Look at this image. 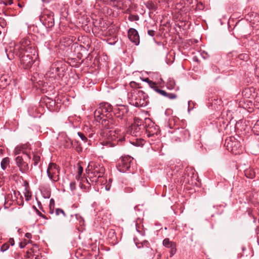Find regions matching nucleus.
Here are the masks:
<instances>
[{
	"label": "nucleus",
	"instance_id": "obj_1",
	"mask_svg": "<svg viewBox=\"0 0 259 259\" xmlns=\"http://www.w3.org/2000/svg\"><path fill=\"white\" fill-rule=\"evenodd\" d=\"M5 52L8 58L13 60L15 56L29 55L37 58L38 54L35 44L27 38L22 39L19 45H16L13 48L6 49Z\"/></svg>",
	"mask_w": 259,
	"mask_h": 259
},
{
	"label": "nucleus",
	"instance_id": "obj_2",
	"mask_svg": "<svg viewBox=\"0 0 259 259\" xmlns=\"http://www.w3.org/2000/svg\"><path fill=\"white\" fill-rule=\"evenodd\" d=\"M166 126L169 128L168 132L172 135L171 139L176 142L185 141L190 137L189 131L176 125L174 119H170Z\"/></svg>",
	"mask_w": 259,
	"mask_h": 259
},
{
	"label": "nucleus",
	"instance_id": "obj_3",
	"mask_svg": "<svg viewBox=\"0 0 259 259\" xmlns=\"http://www.w3.org/2000/svg\"><path fill=\"white\" fill-rule=\"evenodd\" d=\"M118 170L122 172L128 171L135 174L137 170V165L134 159L130 156L121 157L117 164Z\"/></svg>",
	"mask_w": 259,
	"mask_h": 259
},
{
	"label": "nucleus",
	"instance_id": "obj_4",
	"mask_svg": "<svg viewBox=\"0 0 259 259\" xmlns=\"http://www.w3.org/2000/svg\"><path fill=\"white\" fill-rule=\"evenodd\" d=\"M101 136L104 139L101 144L108 147H113L125 140L124 137H118L116 130H111L109 132H102Z\"/></svg>",
	"mask_w": 259,
	"mask_h": 259
},
{
	"label": "nucleus",
	"instance_id": "obj_5",
	"mask_svg": "<svg viewBox=\"0 0 259 259\" xmlns=\"http://www.w3.org/2000/svg\"><path fill=\"white\" fill-rule=\"evenodd\" d=\"M105 172V168L103 166L95 165L93 171L90 174L89 173V180L83 178V182H86L88 186L91 187V185H96L99 182L102 183L100 179L103 177Z\"/></svg>",
	"mask_w": 259,
	"mask_h": 259
},
{
	"label": "nucleus",
	"instance_id": "obj_6",
	"mask_svg": "<svg viewBox=\"0 0 259 259\" xmlns=\"http://www.w3.org/2000/svg\"><path fill=\"white\" fill-rule=\"evenodd\" d=\"M148 95L142 91H135L132 93L131 101L137 107H145L148 104Z\"/></svg>",
	"mask_w": 259,
	"mask_h": 259
},
{
	"label": "nucleus",
	"instance_id": "obj_7",
	"mask_svg": "<svg viewBox=\"0 0 259 259\" xmlns=\"http://www.w3.org/2000/svg\"><path fill=\"white\" fill-rule=\"evenodd\" d=\"M145 124L142 120L139 119L128 126L126 133L134 137H140L145 132Z\"/></svg>",
	"mask_w": 259,
	"mask_h": 259
},
{
	"label": "nucleus",
	"instance_id": "obj_8",
	"mask_svg": "<svg viewBox=\"0 0 259 259\" xmlns=\"http://www.w3.org/2000/svg\"><path fill=\"white\" fill-rule=\"evenodd\" d=\"M68 70V68L65 64H61L60 66L56 64L53 65L51 66L49 74H54L55 78L63 80L64 78L66 76V72ZM54 77V76H53Z\"/></svg>",
	"mask_w": 259,
	"mask_h": 259
},
{
	"label": "nucleus",
	"instance_id": "obj_9",
	"mask_svg": "<svg viewBox=\"0 0 259 259\" xmlns=\"http://www.w3.org/2000/svg\"><path fill=\"white\" fill-rule=\"evenodd\" d=\"M60 167L56 163H50L47 170V174L49 178L53 182H58L59 179Z\"/></svg>",
	"mask_w": 259,
	"mask_h": 259
},
{
	"label": "nucleus",
	"instance_id": "obj_10",
	"mask_svg": "<svg viewBox=\"0 0 259 259\" xmlns=\"http://www.w3.org/2000/svg\"><path fill=\"white\" fill-rule=\"evenodd\" d=\"M20 61V67L24 69H30L35 62L37 58H34L33 57L29 55L16 56Z\"/></svg>",
	"mask_w": 259,
	"mask_h": 259
},
{
	"label": "nucleus",
	"instance_id": "obj_11",
	"mask_svg": "<svg viewBox=\"0 0 259 259\" xmlns=\"http://www.w3.org/2000/svg\"><path fill=\"white\" fill-rule=\"evenodd\" d=\"M54 13L51 11L44 12L40 17V21L46 28H51L55 24Z\"/></svg>",
	"mask_w": 259,
	"mask_h": 259
},
{
	"label": "nucleus",
	"instance_id": "obj_12",
	"mask_svg": "<svg viewBox=\"0 0 259 259\" xmlns=\"http://www.w3.org/2000/svg\"><path fill=\"white\" fill-rule=\"evenodd\" d=\"M227 149L235 155L239 154L242 152V148L240 143L238 140L234 139H231L225 143Z\"/></svg>",
	"mask_w": 259,
	"mask_h": 259
},
{
	"label": "nucleus",
	"instance_id": "obj_13",
	"mask_svg": "<svg viewBox=\"0 0 259 259\" xmlns=\"http://www.w3.org/2000/svg\"><path fill=\"white\" fill-rule=\"evenodd\" d=\"M128 111L127 106L120 105L114 107L112 116L114 115L117 118L125 121L126 119L125 116Z\"/></svg>",
	"mask_w": 259,
	"mask_h": 259
},
{
	"label": "nucleus",
	"instance_id": "obj_14",
	"mask_svg": "<svg viewBox=\"0 0 259 259\" xmlns=\"http://www.w3.org/2000/svg\"><path fill=\"white\" fill-rule=\"evenodd\" d=\"M145 126V132L149 137H152L155 135H157L159 133V126L155 124V123L150 119H146Z\"/></svg>",
	"mask_w": 259,
	"mask_h": 259
},
{
	"label": "nucleus",
	"instance_id": "obj_15",
	"mask_svg": "<svg viewBox=\"0 0 259 259\" xmlns=\"http://www.w3.org/2000/svg\"><path fill=\"white\" fill-rule=\"evenodd\" d=\"M101 124L104 129L101 130L100 134L103 131L109 132L110 131L112 130L111 129L116 125L117 123L113 117L111 116L110 117H106V118H103L101 120Z\"/></svg>",
	"mask_w": 259,
	"mask_h": 259
},
{
	"label": "nucleus",
	"instance_id": "obj_16",
	"mask_svg": "<svg viewBox=\"0 0 259 259\" xmlns=\"http://www.w3.org/2000/svg\"><path fill=\"white\" fill-rule=\"evenodd\" d=\"M99 107L102 110L103 115L106 117L112 116L114 107L109 103L107 102L101 103Z\"/></svg>",
	"mask_w": 259,
	"mask_h": 259
},
{
	"label": "nucleus",
	"instance_id": "obj_17",
	"mask_svg": "<svg viewBox=\"0 0 259 259\" xmlns=\"http://www.w3.org/2000/svg\"><path fill=\"white\" fill-rule=\"evenodd\" d=\"M129 39L135 45L138 46L140 43V36L138 31L133 28L128 29L127 32Z\"/></svg>",
	"mask_w": 259,
	"mask_h": 259
},
{
	"label": "nucleus",
	"instance_id": "obj_18",
	"mask_svg": "<svg viewBox=\"0 0 259 259\" xmlns=\"http://www.w3.org/2000/svg\"><path fill=\"white\" fill-rule=\"evenodd\" d=\"M17 165L19 167L20 171L22 173H25L29 169L28 164L25 162L22 156H18L15 158Z\"/></svg>",
	"mask_w": 259,
	"mask_h": 259
},
{
	"label": "nucleus",
	"instance_id": "obj_19",
	"mask_svg": "<svg viewBox=\"0 0 259 259\" xmlns=\"http://www.w3.org/2000/svg\"><path fill=\"white\" fill-rule=\"evenodd\" d=\"M11 82V79L7 75H4L0 78V88L5 89L9 85Z\"/></svg>",
	"mask_w": 259,
	"mask_h": 259
},
{
	"label": "nucleus",
	"instance_id": "obj_20",
	"mask_svg": "<svg viewBox=\"0 0 259 259\" xmlns=\"http://www.w3.org/2000/svg\"><path fill=\"white\" fill-rule=\"evenodd\" d=\"M244 172L245 177L248 179H252L255 177V172L254 169L250 167L245 169Z\"/></svg>",
	"mask_w": 259,
	"mask_h": 259
},
{
	"label": "nucleus",
	"instance_id": "obj_21",
	"mask_svg": "<svg viewBox=\"0 0 259 259\" xmlns=\"http://www.w3.org/2000/svg\"><path fill=\"white\" fill-rule=\"evenodd\" d=\"M62 144L66 149H70L72 147V140L67 137L64 138Z\"/></svg>",
	"mask_w": 259,
	"mask_h": 259
},
{
	"label": "nucleus",
	"instance_id": "obj_22",
	"mask_svg": "<svg viewBox=\"0 0 259 259\" xmlns=\"http://www.w3.org/2000/svg\"><path fill=\"white\" fill-rule=\"evenodd\" d=\"M94 116L96 120L99 122H100L103 119L104 115L99 107L95 111Z\"/></svg>",
	"mask_w": 259,
	"mask_h": 259
},
{
	"label": "nucleus",
	"instance_id": "obj_23",
	"mask_svg": "<svg viewBox=\"0 0 259 259\" xmlns=\"http://www.w3.org/2000/svg\"><path fill=\"white\" fill-rule=\"evenodd\" d=\"M135 243L137 247L139 248L145 247L149 248L151 251L153 250L152 248L150 247V243L147 240H144L141 242L139 243L136 242Z\"/></svg>",
	"mask_w": 259,
	"mask_h": 259
},
{
	"label": "nucleus",
	"instance_id": "obj_24",
	"mask_svg": "<svg viewBox=\"0 0 259 259\" xmlns=\"http://www.w3.org/2000/svg\"><path fill=\"white\" fill-rule=\"evenodd\" d=\"M47 107L50 110H53V108L55 107L56 102L55 100L48 98L47 100L45 101Z\"/></svg>",
	"mask_w": 259,
	"mask_h": 259
},
{
	"label": "nucleus",
	"instance_id": "obj_25",
	"mask_svg": "<svg viewBox=\"0 0 259 259\" xmlns=\"http://www.w3.org/2000/svg\"><path fill=\"white\" fill-rule=\"evenodd\" d=\"M221 102V100H219L216 96L208 98V103L211 104V105L219 104Z\"/></svg>",
	"mask_w": 259,
	"mask_h": 259
},
{
	"label": "nucleus",
	"instance_id": "obj_26",
	"mask_svg": "<svg viewBox=\"0 0 259 259\" xmlns=\"http://www.w3.org/2000/svg\"><path fill=\"white\" fill-rule=\"evenodd\" d=\"M75 149L76 152L80 153L82 152V148L80 145V143L76 140H72V147Z\"/></svg>",
	"mask_w": 259,
	"mask_h": 259
},
{
	"label": "nucleus",
	"instance_id": "obj_27",
	"mask_svg": "<svg viewBox=\"0 0 259 259\" xmlns=\"http://www.w3.org/2000/svg\"><path fill=\"white\" fill-rule=\"evenodd\" d=\"M93 25L95 27H98L99 29L102 30V28H104V23L101 18L99 20H95L93 21Z\"/></svg>",
	"mask_w": 259,
	"mask_h": 259
},
{
	"label": "nucleus",
	"instance_id": "obj_28",
	"mask_svg": "<svg viewBox=\"0 0 259 259\" xmlns=\"http://www.w3.org/2000/svg\"><path fill=\"white\" fill-rule=\"evenodd\" d=\"M10 160L8 157L3 158L1 161V167L3 170H5L7 165L9 163Z\"/></svg>",
	"mask_w": 259,
	"mask_h": 259
},
{
	"label": "nucleus",
	"instance_id": "obj_29",
	"mask_svg": "<svg viewBox=\"0 0 259 259\" xmlns=\"http://www.w3.org/2000/svg\"><path fill=\"white\" fill-rule=\"evenodd\" d=\"M82 171H83L82 167L81 165H79L78 167V170H77V175L76 176V179L77 180H80L81 179V180H82V179H83V178L82 177Z\"/></svg>",
	"mask_w": 259,
	"mask_h": 259
},
{
	"label": "nucleus",
	"instance_id": "obj_30",
	"mask_svg": "<svg viewBox=\"0 0 259 259\" xmlns=\"http://www.w3.org/2000/svg\"><path fill=\"white\" fill-rule=\"evenodd\" d=\"M175 243L172 241H170L169 238H165L163 241V245L167 248H169L171 246H172L173 244H175Z\"/></svg>",
	"mask_w": 259,
	"mask_h": 259
},
{
	"label": "nucleus",
	"instance_id": "obj_31",
	"mask_svg": "<svg viewBox=\"0 0 259 259\" xmlns=\"http://www.w3.org/2000/svg\"><path fill=\"white\" fill-rule=\"evenodd\" d=\"M77 135L80 137V138L84 142V143H87V142H89V144L91 145V140H88L87 137L82 133L81 132H78Z\"/></svg>",
	"mask_w": 259,
	"mask_h": 259
},
{
	"label": "nucleus",
	"instance_id": "obj_32",
	"mask_svg": "<svg viewBox=\"0 0 259 259\" xmlns=\"http://www.w3.org/2000/svg\"><path fill=\"white\" fill-rule=\"evenodd\" d=\"M75 216L76 219L78 221L80 226H82L84 225V221L83 218L78 214H75L74 215H71V217L73 218Z\"/></svg>",
	"mask_w": 259,
	"mask_h": 259
},
{
	"label": "nucleus",
	"instance_id": "obj_33",
	"mask_svg": "<svg viewBox=\"0 0 259 259\" xmlns=\"http://www.w3.org/2000/svg\"><path fill=\"white\" fill-rule=\"evenodd\" d=\"M252 131L254 133V134L259 135V120L256 121L252 127Z\"/></svg>",
	"mask_w": 259,
	"mask_h": 259
},
{
	"label": "nucleus",
	"instance_id": "obj_34",
	"mask_svg": "<svg viewBox=\"0 0 259 259\" xmlns=\"http://www.w3.org/2000/svg\"><path fill=\"white\" fill-rule=\"evenodd\" d=\"M163 97L170 100L175 99L177 98V95L174 93H168L166 92V95H164Z\"/></svg>",
	"mask_w": 259,
	"mask_h": 259
},
{
	"label": "nucleus",
	"instance_id": "obj_35",
	"mask_svg": "<svg viewBox=\"0 0 259 259\" xmlns=\"http://www.w3.org/2000/svg\"><path fill=\"white\" fill-rule=\"evenodd\" d=\"M80 181V183H79V187L81 189H83L84 190V191H88L89 188H90V186H86L84 184V182H83V179H82V180H79Z\"/></svg>",
	"mask_w": 259,
	"mask_h": 259
},
{
	"label": "nucleus",
	"instance_id": "obj_36",
	"mask_svg": "<svg viewBox=\"0 0 259 259\" xmlns=\"http://www.w3.org/2000/svg\"><path fill=\"white\" fill-rule=\"evenodd\" d=\"M238 58L241 60L246 61L249 59V55L245 53L241 54L238 55Z\"/></svg>",
	"mask_w": 259,
	"mask_h": 259
},
{
	"label": "nucleus",
	"instance_id": "obj_37",
	"mask_svg": "<svg viewBox=\"0 0 259 259\" xmlns=\"http://www.w3.org/2000/svg\"><path fill=\"white\" fill-rule=\"evenodd\" d=\"M128 19L130 21H136L139 20V16L138 15H130Z\"/></svg>",
	"mask_w": 259,
	"mask_h": 259
},
{
	"label": "nucleus",
	"instance_id": "obj_38",
	"mask_svg": "<svg viewBox=\"0 0 259 259\" xmlns=\"http://www.w3.org/2000/svg\"><path fill=\"white\" fill-rule=\"evenodd\" d=\"M40 157L39 155L34 154H33V160L34 161L33 164L34 165H37L38 163L40 161Z\"/></svg>",
	"mask_w": 259,
	"mask_h": 259
},
{
	"label": "nucleus",
	"instance_id": "obj_39",
	"mask_svg": "<svg viewBox=\"0 0 259 259\" xmlns=\"http://www.w3.org/2000/svg\"><path fill=\"white\" fill-rule=\"evenodd\" d=\"M170 250V257L172 256L176 252L177 248H176V244H173L172 246H171Z\"/></svg>",
	"mask_w": 259,
	"mask_h": 259
},
{
	"label": "nucleus",
	"instance_id": "obj_40",
	"mask_svg": "<svg viewBox=\"0 0 259 259\" xmlns=\"http://www.w3.org/2000/svg\"><path fill=\"white\" fill-rule=\"evenodd\" d=\"M33 208L35 210L36 213L41 218L47 220V217L39 211L35 206H33Z\"/></svg>",
	"mask_w": 259,
	"mask_h": 259
},
{
	"label": "nucleus",
	"instance_id": "obj_41",
	"mask_svg": "<svg viewBox=\"0 0 259 259\" xmlns=\"http://www.w3.org/2000/svg\"><path fill=\"white\" fill-rule=\"evenodd\" d=\"M9 244L8 243H4L1 247V251L2 252H4L6 250H7L9 248Z\"/></svg>",
	"mask_w": 259,
	"mask_h": 259
},
{
	"label": "nucleus",
	"instance_id": "obj_42",
	"mask_svg": "<svg viewBox=\"0 0 259 259\" xmlns=\"http://www.w3.org/2000/svg\"><path fill=\"white\" fill-rule=\"evenodd\" d=\"M55 213L57 215H58L62 213L64 217H66V214H65L64 211L61 208H57L56 209Z\"/></svg>",
	"mask_w": 259,
	"mask_h": 259
},
{
	"label": "nucleus",
	"instance_id": "obj_43",
	"mask_svg": "<svg viewBox=\"0 0 259 259\" xmlns=\"http://www.w3.org/2000/svg\"><path fill=\"white\" fill-rule=\"evenodd\" d=\"M255 74L259 77V61L256 62L254 69Z\"/></svg>",
	"mask_w": 259,
	"mask_h": 259
},
{
	"label": "nucleus",
	"instance_id": "obj_44",
	"mask_svg": "<svg viewBox=\"0 0 259 259\" xmlns=\"http://www.w3.org/2000/svg\"><path fill=\"white\" fill-rule=\"evenodd\" d=\"M22 149H23V147H16L15 149V155H18L21 153Z\"/></svg>",
	"mask_w": 259,
	"mask_h": 259
},
{
	"label": "nucleus",
	"instance_id": "obj_45",
	"mask_svg": "<svg viewBox=\"0 0 259 259\" xmlns=\"http://www.w3.org/2000/svg\"><path fill=\"white\" fill-rule=\"evenodd\" d=\"M70 189L72 192L76 189V183L75 182H71L70 183Z\"/></svg>",
	"mask_w": 259,
	"mask_h": 259
},
{
	"label": "nucleus",
	"instance_id": "obj_46",
	"mask_svg": "<svg viewBox=\"0 0 259 259\" xmlns=\"http://www.w3.org/2000/svg\"><path fill=\"white\" fill-rule=\"evenodd\" d=\"M29 242V241H27L26 239H24V242H21L19 243V246L21 248H23Z\"/></svg>",
	"mask_w": 259,
	"mask_h": 259
},
{
	"label": "nucleus",
	"instance_id": "obj_47",
	"mask_svg": "<svg viewBox=\"0 0 259 259\" xmlns=\"http://www.w3.org/2000/svg\"><path fill=\"white\" fill-rule=\"evenodd\" d=\"M130 85L132 87H135V88H138V89L141 88V87L140 86L139 83H137V82H136L135 81H132L130 83Z\"/></svg>",
	"mask_w": 259,
	"mask_h": 259
},
{
	"label": "nucleus",
	"instance_id": "obj_48",
	"mask_svg": "<svg viewBox=\"0 0 259 259\" xmlns=\"http://www.w3.org/2000/svg\"><path fill=\"white\" fill-rule=\"evenodd\" d=\"M150 87L154 91L156 92V89H159V88L157 86V83L155 82H153V84H151Z\"/></svg>",
	"mask_w": 259,
	"mask_h": 259
},
{
	"label": "nucleus",
	"instance_id": "obj_49",
	"mask_svg": "<svg viewBox=\"0 0 259 259\" xmlns=\"http://www.w3.org/2000/svg\"><path fill=\"white\" fill-rule=\"evenodd\" d=\"M142 80L143 81H145L146 82H147L148 84H149V87L150 86V85L151 84H153V81L150 80L149 79V78H141Z\"/></svg>",
	"mask_w": 259,
	"mask_h": 259
},
{
	"label": "nucleus",
	"instance_id": "obj_50",
	"mask_svg": "<svg viewBox=\"0 0 259 259\" xmlns=\"http://www.w3.org/2000/svg\"><path fill=\"white\" fill-rule=\"evenodd\" d=\"M156 93L160 94L161 96H163L164 95H166V91L164 90H161L160 89H156Z\"/></svg>",
	"mask_w": 259,
	"mask_h": 259
},
{
	"label": "nucleus",
	"instance_id": "obj_51",
	"mask_svg": "<svg viewBox=\"0 0 259 259\" xmlns=\"http://www.w3.org/2000/svg\"><path fill=\"white\" fill-rule=\"evenodd\" d=\"M25 197L26 200L29 201L30 200V199L31 198V195L30 193L28 191L25 193Z\"/></svg>",
	"mask_w": 259,
	"mask_h": 259
},
{
	"label": "nucleus",
	"instance_id": "obj_52",
	"mask_svg": "<svg viewBox=\"0 0 259 259\" xmlns=\"http://www.w3.org/2000/svg\"><path fill=\"white\" fill-rule=\"evenodd\" d=\"M55 204V201L52 198L51 199L50 201V213H53V210H51V207L52 205H54Z\"/></svg>",
	"mask_w": 259,
	"mask_h": 259
},
{
	"label": "nucleus",
	"instance_id": "obj_53",
	"mask_svg": "<svg viewBox=\"0 0 259 259\" xmlns=\"http://www.w3.org/2000/svg\"><path fill=\"white\" fill-rule=\"evenodd\" d=\"M3 4L5 6L11 5L13 4V0H4Z\"/></svg>",
	"mask_w": 259,
	"mask_h": 259
},
{
	"label": "nucleus",
	"instance_id": "obj_54",
	"mask_svg": "<svg viewBox=\"0 0 259 259\" xmlns=\"http://www.w3.org/2000/svg\"><path fill=\"white\" fill-rule=\"evenodd\" d=\"M12 256L15 258V259H19L20 257V254L18 252H15L13 254H12Z\"/></svg>",
	"mask_w": 259,
	"mask_h": 259
},
{
	"label": "nucleus",
	"instance_id": "obj_55",
	"mask_svg": "<svg viewBox=\"0 0 259 259\" xmlns=\"http://www.w3.org/2000/svg\"><path fill=\"white\" fill-rule=\"evenodd\" d=\"M148 34L151 36H154L155 35V31L153 30H149L148 31Z\"/></svg>",
	"mask_w": 259,
	"mask_h": 259
},
{
	"label": "nucleus",
	"instance_id": "obj_56",
	"mask_svg": "<svg viewBox=\"0 0 259 259\" xmlns=\"http://www.w3.org/2000/svg\"><path fill=\"white\" fill-rule=\"evenodd\" d=\"M38 246L36 244H35L33 246V247L31 249L33 252H36L37 251V250L38 249Z\"/></svg>",
	"mask_w": 259,
	"mask_h": 259
},
{
	"label": "nucleus",
	"instance_id": "obj_57",
	"mask_svg": "<svg viewBox=\"0 0 259 259\" xmlns=\"http://www.w3.org/2000/svg\"><path fill=\"white\" fill-rule=\"evenodd\" d=\"M9 243L12 245V246H13L15 244V241H14V239L13 238H10L9 239Z\"/></svg>",
	"mask_w": 259,
	"mask_h": 259
},
{
	"label": "nucleus",
	"instance_id": "obj_58",
	"mask_svg": "<svg viewBox=\"0 0 259 259\" xmlns=\"http://www.w3.org/2000/svg\"><path fill=\"white\" fill-rule=\"evenodd\" d=\"M25 236L26 238H28V239H30V238H31V237H32V235H31V233H26L25 234Z\"/></svg>",
	"mask_w": 259,
	"mask_h": 259
},
{
	"label": "nucleus",
	"instance_id": "obj_59",
	"mask_svg": "<svg viewBox=\"0 0 259 259\" xmlns=\"http://www.w3.org/2000/svg\"><path fill=\"white\" fill-rule=\"evenodd\" d=\"M22 153H23L24 155H25L26 156H27L29 159H30V155L29 154H28V153H26V152H24V151H22Z\"/></svg>",
	"mask_w": 259,
	"mask_h": 259
},
{
	"label": "nucleus",
	"instance_id": "obj_60",
	"mask_svg": "<svg viewBox=\"0 0 259 259\" xmlns=\"http://www.w3.org/2000/svg\"><path fill=\"white\" fill-rule=\"evenodd\" d=\"M37 203H38V206H39V208H40V209L42 211H44V210H43V209H42V206H41V204L40 202V201H38V202H37Z\"/></svg>",
	"mask_w": 259,
	"mask_h": 259
},
{
	"label": "nucleus",
	"instance_id": "obj_61",
	"mask_svg": "<svg viewBox=\"0 0 259 259\" xmlns=\"http://www.w3.org/2000/svg\"><path fill=\"white\" fill-rule=\"evenodd\" d=\"M95 133H91V134H89L88 135V137L89 138H92L94 137V136L95 135Z\"/></svg>",
	"mask_w": 259,
	"mask_h": 259
},
{
	"label": "nucleus",
	"instance_id": "obj_62",
	"mask_svg": "<svg viewBox=\"0 0 259 259\" xmlns=\"http://www.w3.org/2000/svg\"><path fill=\"white\" fill-rule=\"evenodd\" d=\"M126 191L127 192H131L133 191L132 188H126Z\"/></svg>",
	"mask_w": 259,
	"mask_h": 259
},
{
	"label": "nucleus",
	"instance_id": "obj_63",
	"mask_svg": "<svg viewBox=\"0 0 259 259\" xmlns=\"http://www.w3.org/2000/svg\"><path fill=\"white\" fill-rule=\"evenodd\" d=\"M163 82H164V81H163V80L162 78H160V79H159V80L158 81V83H159V84H162V83H163Z\"/></svg>",
	"mask_w": 259,
	"mask_h": 259
},
{
	"label": "nucleus",
	"instance_id": "obj_64",
	"mask_svg": "<svg viewBox=\"0 0 259 259\" xmlns=\"http://www.w3.org/2000/svg\"><path fill=\"white\" fill-rule=\"evenodd\" d=\"M248 214L250 217H252V216H253L252 215V212L250 210L248 211Z\"/></svg>",
	"mask_w": 259,
	"mask_h": 259
}]
</instances>
